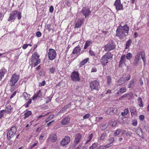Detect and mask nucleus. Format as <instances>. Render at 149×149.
<instances>
[{
    "label": "nucleus",
    "mask_w": 149,
    "mask_h": 149,
    "mask_svg": "<svg viewBox=\"0 0 149 149\" xmlns=\"http://www.w3.org/2000/svg\"><path fill=\"white\" fill-rule=\"evenodd\" d=\"M7 72V70L4 67L2 68L0 70V73L2 75V76L4 77V74Z\"/></svg>",
    "instance_id": "obj_29"
},
{
    "label": "nucleus",
    "mask_w": 149,
    "mask_h": 149,
    "mask_svg": "<svg viewBox=\"0 0 149 149\" xmlns=\"http://www.w3.org/2000/svg\"><path fill=\"white\" fill-rule=\"evenodd\" d=\"M82 12L85 17H86L91 13L89 8H84L82 10Z\"/></svg>",
    "instance_id": "obj_16"
},
{
    "label": "nucleus",
    "mask_w": 149,
    "mask_h": 149,
    "mask_svg": "<svg viewBox=\"0 0 149 149\" xmlns=\"http://www.w3.org/2000/svg\"><path fill=\"white\" fill-rule=\"evenodd\" d=\"M45 84V81H42V83H40L39 84V86H44Z\"/></svg>",
    "instance_id": "obj_52"
},
{
    "label": "nucleus",
    "mask_w": 149,
    "mask_h": 149,
    "mask_svg": "<svg viewBox=\"0 0 149 149\" xmlns=\"http://www.w3.org/2000/svg\"><path fill=\"white\" fill-rule=\"evenodd\" d=\"M7 110L6 109L5 110L6 113H10L11 112V110L12 109V107H11L10 105H8L6 107Z\"/></svg>",
    "instance_id": "obj_33"
},
{
    "label": "nucleus",
    "mask_w": 149,
    "mask_h": 149,
    "mask_svg": "<svg viewBox=\"0 0 149 149\" xmlns=\"http://www.w3.org/2000/svg\"><path fill=\"white\" fill-rule=\"evenodd\" d=\"M6 112L5 110H3L0 111V119L3 116L4 113Z\"/></svg>",
    "instance_id": "obj_43"
},
{
    "label": "nucleus",
    "mask_w": 149,
    "mask_h": 149,
    "mask_svg": "<svg viewBox=\"0 0 149 149\" xmlns=\"http://www.w3.org/2000/svg\"><path fill=\"white\" fill-rule=\"evenodd\" d=\"M132 55L130 52L127 53L125 56V58L127 60H130L132 57Z\"/></svg>",
    "instance_id": "obj_35"
},
{
    "label": "nucleus",
    "mask_w": 149,
    "mask_h": 149,
    "mask_svg": "<svg viewBox=\"0 0 149 149\" xmlns=\"http://www.w3.org/2000/svg\"><path fill=\"white\" fill-rule=\"evenodd\" d=\"M49 72L52 74H53L54 73L55 70H56V69L55 68L52 67V68H50L49 69Z\"/></svg>",
    "instance_id": "obj_40"
},
{
    "label": "nucleus",
    "mask_w": 149,
    "mask_h": 149,
    "mask_svg": "<svg viewBox=\"0 0 149 149\" xmlns=\"http://www.w3.org/2000/svg\"><path fill=\"white\" fill-rule=\"evenodd\" d=\"M90 87L91 91L99 90L100 87V82L98 80H96L91 81L90 84Z\"/></svg>",
    "instance_id": "obj_6"
},
{
    "label": "nucleus",
    "mask_w": 149,
    "mask_h": 149,
    "mask_svg": "<svg viewBox=\"0 0 149 149\" xmlns=\"http://www.w3.org/2000/svg\"><path fill=\"white\" fill-rule=\"evenodd\" d=\"M138 101L139 103V105L140 107H142L143 106L142 98L141 97H139L138 99Z\"/></svg>",
    "instance_id": "obj_32"
},
{
    "label": "nucleus",
    "mask_w": 149,
    "mask_h": 149,
    "mask_svg": "<svg viewBox=\"0 0 149 149\" xmlns=\"http://www.w3.org/2000/svg\"><path fill=\"white\" fill-rule=\"evenodd\" d=\"M39 56L36 53H35L32 56V58L31 59V62H35V61L39 59L38 58Z\"/></svg>",
    "instance_id": "obj_21"
},
{
    "label": "nucleus",
    "mask_w": 149,
    "mask_h": 149,
    "mask_svg": "<svg viewBox=\"0 0 149 149\" xmlns=\"http://www.w3.org/2000/svg\"><path fill=\"white\" fill-rule=\"evenodd\" d=\"M139 127H138L137 128H136L135 130V132L138 134L139 135V134L140 132V131H139Z\"/></svg>",
    "instance_id": "obj_60"
},
{
    "label": "nucleus",
    "mask_w": 149,
    "mask_h": 149,
    "mask_svg": "<svg viewBox=\"0 0 149 149\" xmlns=\"http://www.w3.org/2000/svg\"><path fill=\"white\" fill-rule=\"evenodd\" d=\"M114 139L113 138H111L109 139V141L110 142V143L111 144L114 141Z\"/></svg>",
    "instance_id": "obj_59"
},
{
    "label": "nucleus",
    "mask_w": 149,
    "mask_h": 149,
    "mask_svg": "<svg viewBox=\"0 0 149 149\" xmlns=\"http://www.w3.org/2000/svg\"><path fill=\"white\" fill-rule=\"evenodd\" d=\"M130 74H128V75H127V77H126L125 78V79H126V81H128V80H129L130 78Z\"/></svg>",
    "instance_id": "obj_58"
},
{
    "label": "nucleus",
    "mask_w": 149,
    "mask_h": 149,
    "mask_svg": "<svg viewBox=\"0 0 149 149\" xmlns=\"http://www.w3.org/2000/svg\"><path fill=\"white\" fill-rule=\"evenodd\" d=\"M129 109L128 108L124 110V112L121 113V115L122 116L127 115L129 112Z\"/></svg>",
    "instance_id": "obj_36"
},
{
    "label": "nucleus",
    "mask_w": 149,
    "mask_h": 149,
    "mask_svg": "<svg viewBox=\"0 0 149 149\" xmlns=\"http://www.w3.org/2000/svg\"><path fill=\"white\" fill-rule=\"evenodd\" d=\"M83 22V20H78L76 22V24L75 25V28H79L80 27L82 24Z\"/></svg>",
    "instance_id": "obj_20"
},
{
    "label": "nucleus",
    "mask_w": 149,
    "mask_h": 149,
    "mask_svg": "<svg viewBox=\"0 0 149 149\" xmlns=\"http://www.w3.org/2000/svg\"><path fill=\"white\" fill-rule=\"evenodd\" d=\"M121 130L120 129L117 130L114 133V135L115 136H117L120 132Z\"/></svg>",
    "instance_id": "obj_47"
},
{
    "label": "nucleus",
    "mask_w": 149,
    "mask_h": 149,
    "mask_svg": "<svg viewBox=\"0 0 149 149\" xmlns=\"http://www.w3.org/2000/svg\"><path fill=\"white\" fill-rule=\"evenodd\" d=\"M114 5L117 10L123 9V6L121 3L120 0H116L114 3Z\"/></svg>",
    "instance_id": "obj_12"
},
{
    "label": "nucleus",
    "mask_w": 149,
    "mask_h": 149,
    "mask_svg": "<svg viewBox=\"0 0 149 149\" xmlns=\"http://www.w3.org/2000/svg\"><path fill=\"white\" fill-rule=\"evenodd\" d=\"M54 10V8L52 6H51L50 7L49 9V11L50 12L52 13L53 12Z\"/></svg>",
    "instance_id": "obj_57"
},
{
    "label": "nucleus",
    "mask_w": 149,
    "mask_h": 149,
    "mask_svg": "<svg viewBox=\"0 0 149 149\" xmlns=\"http://www.w3.org/2000/svg\"><path fill=\"white\" fill-rule=\"evenodd\" d=\"M93 137V134H90L89 136H88V139L90 140H91V139H92Z\"/></svg>",
    "instance_id": "obj_64"
},
{
    "label": "nucleus",
    "mask_w": 149,
    "mask_h": 149,
    "mask_svg": "<svg viewBox=\"0 0 149 149\" xmlns=\"http://www.w3.org/2000/svg\"><path fill=\"white\" fill-rule=\"evenodd\" d=\"M132 42V40L130 39L128 40L125 44V49H127L129 48L130 46L131 45V44Z\"/></svg>",
    "instance_id": "obj_27"
},
{
    "label": "nucleus",
    "mask_w": 149,
    "mask_h": 149,
    "mask_svg": "<svg viewBox=\"0 0 149 149\" xmlns=\"http://www.w3.org/2000/svg\"><path fill=\"white\" fill-rule=\"evenodd\" d=\"M69 104H67L58 113V115H59L60 113H63L65 111L66 109L68 107H69Z\"/></svg>",
    "instance_id": "obj_23"
},
{
    "label": "nucleus",
    "mask_w": 149,
    "mask_h": 149,
    "mask_svg": "<svg viewBox=\"0 0 149 149\" xmlns=\"http://www.w3.org/2000/svg\"><path fill=\"white\" fill-rule=\"evenodd\" d=\"M107 136V134L106 133L103 134H102L100 138V140H103L105 137Z\"/></svg>",
    "instance_id": "obj_46"
},
{
    "label": "nucleus",
    "mask_w": 149,
    "mask_h": 149,
    "mask_svg": "<svg viewBox=\"0 0 149 149\" xmlns=\"http://www.w3.org/2000/svg\"><path fill=\"white\" fill-rule=\"evenodd\" d=\"M57 139V137L56 134L50 135L48 138V141L50 140L51 141L53 142H55Z\"/></svg>",
    "instance_id": "obj_19"
},
{
    "label": "nucleus",
    "mask_w": 149,
    "mask_h": 149,
    "mask_svg": "<svg viewBox=\"0 0 149 149\" xmlns=\"http://www.w3.org/2000/svg\"><path fill=\"white\" fill-rule=\"evenodd\" d=\"M132 133L131 132H128L126 133V135L127 136H131Z\"/></svg>",
    "instance_id": "obj_63"
},
{
    "label": "nucleus",
    "mask_w": 149,
    "mask_h": 149,
    "mask_svg": "<svg viewBox=\"0 0 149 149\" xmlns=\"http://www.w3.org/2000/svg\"><path fill=\"white\" fill-rule=\"evenodd\" d=\"M16 15L17 16V17L18 19L19 20L22 17L21 13L20 12H17V13L16 14Z\"/></svg>",
    "instance_id": "obj_42"
},
{
    "label": "nucleus",
    "mask_w": 149,
    "mask_h": 149,
    "mask_svg": "<svg viewBox=\"0 0 149 149\" xmlns=\"http://www.w3.org/2000/svg\"><path fill=\"white\" fill-rule=\"evenodd\" d=\"M17 128L15 126L12 127L10 130L7 133V139L9 141L16 134Z\"/></svg>",
    "instance_id": "obj_4"
},
{
    "label": "nucleus",
    "mask_w": 149,
    "mask_h": 149,
    "mask_svg": "<svg viewBox=\"0 0 149 149\" xmlns=\"http://www.w3.org/2000/svg\"><path fill=\"white\" fill-rule=\"evenodd\" d=\"M129 30V28L127 25H124L123 26H119L116 29V36L120 40H124L128 35Z\"/></svg>",
    "instance_id": "obj_1"
},
{
    "label": "nucleus",
    "mask_w": 149,
    "mask_h": 149,
    "mask_svg": "<svg viewBox=\"0 0 149 149\" xmlns=\"http://www.w3.org/2000/svg\"><path fill=\"white\" fill-rule=\"evenodd\" d=\"M37 144V143H35L31 145L29 148V149H32L33 147L36 146Z\"/></svg>",
    "instance_id": "obj_55"
},
{
    "label": "nucleus",
    "mask_w": 149,
    "mask_h": 149,
    "mask_svg": "<svg viewBox=\"0 0 149 149\" xmlns=\"http://www.w3.org/2000/svg\"><path fill=\"white\" fill-rule=\"evenodd\" d=\"M36 36L38 37H40L41 36V33L40 31H38L36 32Z\"/></svg>",
    "instance_id": "obj_56"
},
{
    "label": "nucleus",
    "mask_w": 149,
    "mask_h": 149,
    "mask_svg": "<svg viewBox=\"0 0 149 149\" xmlns=\"http://www.w3.org/2000/svg\"><path fill=\"white\" fill-rule=\"evenodd\" d=\"M90 116V114L89 113L86 114L83 116V118L84 119L88 118Z\"/></svg>",
    "instance_id": "obj_51"
},
{
    "label": "nucleus",
    "mask_w": 149,
    "mask_h": 149,
    "mask_svg": "<svg viewBox=\"0 0 149 149\" xmlns=\"http://www.w3.org/2000/svg\"><path fill=\"white\" fill-rule=\"evenodd\" d=\"M113 54L110 53H107L103 56L100 60L101 64L103 66L106 65L110 61V59L112 58Z\"/></svg>",
    "instance_id": "obj_2"
},
{
    "label": "nucleus",
    "mask_w": 149,
    "mask_h": 149,
    "mask_svg": "<svg viewBox=\"0 0 149 149\" xmlns=\"http://www.w3.org/2000/svg\"><path fill=\"white\" fill-rule=\"evenodd\" d=\"M82 135L80 134H78L76 135L74 140V142L76 144L78 143L81 140Z\"/></svg>",
    "instance_id": "obj_17"
},
{
    "label": "nucleus",
    "mask_w": 149,
    "mask_h": 149,
    "mask_svg": "<svg viewBox=\"0 0 149 149\" xmlns=\"http://www.w3.org/2000/svg\"><path fill=\"white\" fill-rule=\"evenodd\" d=\"M130 111L131 113V114L132 116H133L135 113L136 112V108L133 106L131 107L130 108Z\"/></svg>",
    "instance_id": "obj_25"
},
{
    "label": "nucleus",
    "mask_w": 149,
    "mask_h": 149,
    "mask_svg": "<svg viewBox=\"0 0 149 149\" xmlns=\"http://www.w3.org/2000/svg\"><path fill=\"white\" fill-rule=\"evenodd\" d=\"M52 98V97L49 96L47 97V101L46 102V103H48L51 100Z\"/></svg>",
    "instance_id": "obj_50"
},
{
    "label": "nucleus",
    "mask_w": 149,
    "mask_h": 149,
    "mask_svg": "<svg viewBox=\"0 0 149 149\" xmlns=\"http://www.w3.org/2000/svg\"><path fill=\"white\" fill-rule=\"evenodd\" d=\"M107 128V126L106 125V124L103 125L102 127L101 130L104 131Z\"/></svg>",
    "instance_id": "obj_45"
},
{
    "label": "nucleus",
    "mask_w": 149,
    "mask_h": 149,
    "mask_svg": "<svg viewBox=\"0 0 149 149\" xmlns=\"http://www.w3.org/2000/svg\"><path fill=\"white\" fill-rule=\"evenodd\" d=\"M127 98L128 99H130L132 98L133 95V94L132 92L127 94Z\"/></svg>",
    "instance_id": "obj_39"
},
{
    "label": "nucleus",
    "mask_w": 149,
    "mask_h": 149,
    "mask_svg": "<svg viewBox=\"0 0 149 149\" xmlns=\"http://www.w3.org/2000/svg\"><path fill=\"white\" fill-rule=\"evenodd\" d=\"M97 143H94L92 146L90 147L89 149H93L97 147Z\"/></svg>",
    "instance_id": "obj_44"
},
{
    "label": "nucleus",
    "mask_w": 149,
    "mask_h": 149,
    "mask_svg": "<svg viewBox=\"0 0 149 149\" xmlns=\"http://www.w3.org/2000/svg\"><path fill=\"white\" fill-rule=\"evenodd\" d=\"M17 13V10L13 11L10 14V16L8 19V21H10L12 20H14L15 18L16 14Z\"/></svg>",
    "instance_id": "obj_14"
},
{
    "label": "nucleus",
    "mask_w": 149,
    "mask_h": 149,
    "mask_svg": "<svg viewBox=\"0 0 149 149\" xmlns=\"http://www.w3.org/2000/svg\"><path fill=\"white\" fill-rule=\"evenodd\" d=\"M126 81L125 78L123 77L120 79L118 81V83L119 85H121Z\"/></svg>",
    "instance_id": "obj_28"
},
{
    "label": "nucleus",
    "mask_w": 149,
    "mask_h": 149,
    "mask_svg": "<svg viewBox=\"0 0 149 149\" xmlns=\"http://www.w3.org/2000/svg\"><path fill=\"white\" fill-rule=\"evenodd\" d=\"M70 118L67 116L63 119L61 121V123L63 125H67L69 124Z\"/></svg>",
    "instance_id": "obj_15"
},
{
    "label": "nucleus",
    "mask_w": 149,
    "mask_h": 149,
    "mask_svg": "<svg viewBox=\"0 0 149 149\" xmlns=\"http://www.w3.org/2000/svg\"><path fill=\"white\" fill-rule=\"evenodd\" d=\"M125 55L124 54L122 55L120 58V61L119 63L118 67L119 68H122L123 65L126 66L127 64L126 63Z\"/></svg>",
    "instance_id": "obj_9"
},
{
    "label": "nucleus",
    "mask_w": 149,
    "mask_h": 149,
    "mask_svg": "<svg viewBox=\"0 0 149 149\" xmlns=\"http://www.w3.org/2000/svg\"><path fill=\"white\" fill-rule=\"evenodd\" d=\"M107 84L108 86L110 85L111 83V78L110 77L108 76L107 77Z\"/></svg>",
    "instance_id": "obj_38"
},
{
    "label": "nucleus",
    "mask_w": 149,
    "mask_h": 149,
    "mask_svg": "<svg viewBox=\"0 0 149 149\" xmlns=\"http://www.w3.org/2000/svg\"><path fill=\"white\" fill-rule=\"evenodd\" d=\"M19 76L18 75L15 74H14L11 77L10 81H9V85L10 86V90H14L16 86H15V84L18 81L19 79Z\"/></svg>",
    "instance_id": "obj_3"
},
{
    "label": "nucleus",
    "mask_w": 149,
    "mask_h": 149,
    "mask_svg": "<svg viewBox=\"0 0 149 149\" xmlns=\"http://www.w3.org/2000/svg\"><path fill=\"white\" fill-rule=\"evenodd\" d=\"M97 71V69L95 67L92 68L91 70V72H96Z\"/></svg>",
    "instance_id": "obj_53"
},
{
    "label": "nucleus",
    "mask_w": 149,
    "mask_h": 149,
    "mask_svg": "<svg viewBox=\"0 0 149 149\" xmlns=\"http://www.w3.org/2000/svg\"><path fill=\"white\" fill-rule=\"evenodd\" d=\"M141 53L138 52L137 53L134 58L133 64L134 66L136 67L139 64V61L140 58Z\"/></svg>",
    "instance_id": "obj_10"
},
{
    "label": "nucleus",
    "mask_w": 149,
    "mask_h": 149,
    "mask_svg": "<svg viewBox=\"0 0 149 149\" xmlns=\"http://www.w3.org/2000/svg\"><path fill=\"white\" fill-rule=\"evenodd\" d=\"M51 26V25L49 24H47L46 26V28L49 31H51L52 30L53 31V29L52 28H50Z\"/></svg>",
    "instance_id": "obj_48"
},
{
    "label": "nucleus",
    "mask_w": 149,
    "mask_h": 149,
    "mask_svg": "<svg viewBox=\"0 0 149 149\" xmlns=\"http://www.w3.org/2000/svg\"><path fill=\"white\" fill-rule=\"evenodd\" d=\"M42 96V93L41 92V91L40 90L38 92H36V94L33 95L32 97L33 100H34L37 97L40 98Z\"/></svg>",
    "instance_id": "obj_18"
},
{
    "label": "nucleus",
    "mask_w": 149,
    "mask_h": 149,
    "mask_svg": "<svg viewBox=\"0 0 149 149\" xmlns=\"http://www.w3.org/2000/svg\"><path fill=\"white\" fill-rule=\"evenodd\" d=\"M32 64H33V65L34 67H35L36 66H37L38 64L40 63V59H39L38 60H36V61H35V62H32Z\"/></svg>",
    "instance_id": "obj_37"
},
{
    "label": "nucleus",
    "mask_w": 149,
    "mask_h": 149,
    "mask_svg": "<svg viewBox=\"0 0 149 149\" xmlns=\"http://www.w3.org/2000/svg\"><path fill=\"white\" fill-rule=\"evenodd\" d=\"M16 91H15L10 96V98L11 99V98H13L15 95L16 94Z\"/></svg>",
    "instance_id": "obj_61"
},
{
    "label": "nucleus",
    "mask_w": 149,
    "mask_h": 149,
    "mask_svg": "<svg viewBox=\"0 0 149 149\" xmlns=\"http://www.w3.org/2000/svg\"><path fill=\"white\" fill-rule=\"evenodd\" d=\"M115 109L113 108H110L108 109L106 111V113L108 115H112L115 112L114 111Z\"/></svg>",
    "instance_id": "obj_22"
},
{
    "label": "nucleus",
    "mask_w": 149,
    "mask_h": 149,
    "mask_svg": "<svg viewBox=\"0 0 149 149\" xmlns=\"http://www.w3.org/2000/svg\"><path fill=\"white\" fill-rule=\"evenodd\" d=\"M139 118L141 120L143 121L144 119V116L143 115H141L139 116Z\"/></svg>",
    "instance_id": "obj_54"
},
{
    "label": "nucleus",
    "mask_w": 149,
    "mask_h": 149,
    "mask_svg": "<svg viewBox=\"0 0 149 149\" xmlns=\"http://www.w3.org/2000/svg\"><path fill=\"white\" fill-rule=\"evenodd\" d=\"M89 53L90 55L91 56H95V54L94 52L91 49L89 50Z\"/></svg>",
    "instance_id": "obj_49"
},
{
    "label": "nucleus",
    "mask_w": 149,
    "mask_h": 149,
    "mask_svg": "<svg viewBox=\"0 0 149 149\" xmlns=\"http://www.w3.org/2000/svg\"><path fill=\"white\" fill-rule=\"evenodd\" d=\"M92 43V42L91 40H88L86 42L84 47V49H86L88 47L90 46Z\"/></svg>",
    "instance_id": "obj_26"
},
{
    "label": "nucleus",
    "mask_w": 149,
    "mask_h": 149,
    "mask_svg": "<svg viewBox=\"0 0 149 149\" xmlns=\"http://www.w3.org/2000/svg\"><path fill=\"white\" fill-rule=\"evenodd\" d=\"M32 114V112L30 111H27L24 114V119H25L26 118L28 117Z\"/></svg>",
    "instance_id": "obj_30"
},
{
    "label": "nucleus",
    "mask_w": 149,
    "mask_h": 149,
    "mask_svg": "<svg viewBox=\"0 0 149 149\" xmlns=\"http://www.w3.org/2000/svg\"><path fill=\"white\" fill-rule=\"evenodd\" d=\"M104 50L106 52H109L114 49L116 48V45L112 40L109 41L107 44L104 46Z\"/></svg>",
    "instance_id": "obj_5"
},
{
    "label": "nucleus",
    "mask_w": 149,
    "mask_h": 149,
    "mask_svg": "<svg viewBox=\"0 0 149 149\" xmlns=\"http://www.w3.org/2000/svg\"><path fill=\"white\" fill-rule=\"evenodd\" d=\"M81 48L79 46H78L76 47L73 50L71 55L72 56L73 55L76 54L77 56L79 55L80 54Z\"/></svg>",
    "instance_id": "obj_13"
},
{
    "label": "nucleus",
    "mask_w": 149,
    "mask_h": 149,
    "mask_svg": "<svg viewBox=\"0 0 149 149\" xmlns=\"http://www.w3.org/2000/svg\"><path fill=\"white\" fill-rule=\"evenodd\" d=\"M134 79L132 80L128 85V88H131L134 86Z\"/></svg>",
    "instance_id": "obj_34"
},
{
    "label": "nucleus",
    "mask_w": 149,
    "mask_h": 149,
    "mask_svg": "<svg viewBox=\"0 0 149 149\" xmlns=\"http://www.w3.org/2000/svg\"><path fill=\"white\" fill-rule=\"evenodd\" d=\"M56 56V51L53 49H50L48 54L49 59L51 60H53L55 58Z\"/></svg>",
    "instance_id": "obj_7"
},
{
    "label": "nucleus",
    "mask_w": 149,
    "mask_h": 149,
    "mask_svg": "<svg viewBox=\"0 0 149 149\" xmlns=\"http://www.w3.org/2000/svg\"><path fill=\"white\" fill-rule=\"evenodd\" d=\"M71 78L74 81H79L80 80L79 74L78 72L75 71L72 73Z\"/></svg>",
    "instance_id": "obj_8"
},
{
    "label": "nucleus",
    "mask_w": 149,
    "mask_h": 149,
    "mask_svg": "<svg viewBox=\"0 0 149 149\" xmlns=\"http://www.w3.org/2000/svg\"><path fill=\"white\" fill-rule=\"evenodd\" d=\"M89 58H88L82 60L79 63V67H81L82 65H84L88 61Z\"/></svg>",
    "instance_id": "obj_24"
},
{
    "label": "nucleus",
    "mask_w": 149,
    "mask_h": 149,
    "mask_svg": "<svg viewBox=\"0 0 149 149\" xmlns=\"http://www.w3.org/2000/svg\"><path fill=\"white\" fill-rule=\"evenodd\" d=\"M141 58L143 61L144 65H145V62L146 61V59L145 57V54L144 51H142L141 52Z\"/></svg>",
    "instance_id": "obj_31"
},
{
    "label": "nucleus",
    "mask_w": 149,
    "mask_h": 149,
    "mask_svg": "<svg viewBox=\"0 0 149 149\" xmlns=\"http://www.w3.org/2000/svg\"><path fill=\"white\" fill-rule=\"evenodd\" d=\"M28 46V44H24L22 46V48L24 49H26Z\"/></svg>",
    "instance_id": "obj_62"
},
{
    "label": "nucleus",
    "mask_w": 149,
    "mask_h": 149,
    "mask_svg": "<svg viewBox=\"0 0 149 149\" xmlns=\"http://www.w3.org/2000/svg\"><path fill=\"white\" fill-rule=\"evenodd\" d=\"M70 139L68 136H65L61 142V144L64 146L67 145L70 141Z\"/></svg>",
    "instance_id": "obj_11"
},
{
    "label": "nucleus",
    "mask_w": 149,
    "mask_h": 149,
    "mask_svg": "<svg viewBox=\"0 0 149 149\" xmlns=\"http://www.w3.org/2000/svg\"><path fill=\"white\" fill-rule=\"evenodd\" d=\"M126 91V89L125 88H121L119 91V92L118 93H124Z\"/></svg>",
    "instance_id": "obj_41"
}]
</instances>
